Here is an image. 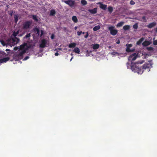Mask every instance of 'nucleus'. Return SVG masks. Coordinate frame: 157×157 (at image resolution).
<instances>
[{
  "mask_svg": "<svg viewBox=\"0 0 157 157\" xmlns=\"http://www.w3.org/2000/svg\"><path fill=\"white\" fill-rule=\"evenodd\" d=\"M77 28V26H75V30H76Z\"/></svg>",
  "mask_w": 157,
  "mask_h": 157,
  "instance_id": "51",
  "label": "nucleus"
},
{
  "mask_svg": "<svg viewBox=\"0 0 157 157\" xmlns=\"http://www.w3.org/2000/svg\"><path fill=\"white\" fill-rule=\"evenodd\" d=\"M147 50L149 51H151L153 50V48L152 47H149L147 48Z\"/></svg>",
  "mask_w": 157,
  "mask_h": 157,
  "instance_id": "39",
  "label": "nucleus"
},
{
  "mask_svg": "<svg viewBox=\"0 0 157 157\" xmlns=\"http://www.w3.org/2000/svg\"><path fill=\"white\" fill-rule=\"evenodd\" d=\"M30 33H28L25 36V38H29V37H30Z\"/></svg>",
  "mask_w": 157,
  "mask_h": 157,
  "instance_id": "34",
  "label": "nucleus"
},
{
  "mask_svg": "<svg viewBox=\"0 0 157 157\" xmlns=\"http://www.w3.org/2000/svg\"><path fill=\"white\" fill-rule=\"evenodd\" d=\"M132 44H127L126 45V46H127V47L128 48H130V47H131L132 46Z\"/></svg>",
  "mask_w": 157,
  "mask_h": 157,
  "instance_id": "36",
  "label": "nucleus"
},
{
  "mask_svg": "<svg viewBox=\"0 0 157 157\" xmlns=\"http://www.w3.org/2000/svg\"><path fill=\"white\" fill-rule=\"evenodd\" d=\"M138 26L137 23L135 24L133 26V27L134 29H137L138 28Z\"/></svg>",
  "mask_w": 157,
  "mask_h": 157,
  "instance_id": "31",
  "label": "nucleus"
},
{
  "mask_svg": "<svg viewBox=\"0 0 157 157\" xmlns=\"http://www.w3.org/2000/svg\"><path fill=\"white\" fill-rule=\"evenodd\" d=\"M155 31L157 33V28L155 29Z\"/></svg>",
  "mask_w": 157,
  "mask_h": 157,
  "instance_id": "49",
  "label": "nucleus"
},
{
  "mask_svg": "<svg viewBox=\"0 0 157 157\" xmlns=\"http://www.w3.org/2000/svg\"><path fill=\"white\" fill-rule=\"evenodd\" d=\"M130 28V25H124L123 27V29L124 31H126L129 30Z\"/></svg>",
  "mask_w": 157,
  "mask_h": 157,
  "instance_id": "15",
  "label": "nucleus"
},
{
  "mask_svg": "<svg viewBox=\"0 0 157 157\" xmlns=\"http://www.w3.org/2000/svg\"><path fill=\"white\" fill-rule=\"evenodd\" d=\"M9 50H10L9 49H7L6 50V51H9Z\"/></svg>",
  "mask_w": 157,
  "mask_h": 157,
  "instance_id": "50",
  "label": "nucleus"
},
{
  "mask_svg": "<svg viewBox=\"0 0 157 157\" xmlns=\"http://www.w3.org/2000/svg\"><path fill=\"white\" fill-rule=\"evenodd\" d=\"M56 14V11L54 10H52L50 11V15L51 16H54Z\"/></svg>",
  "mask_w": 157,
  "mask_h": 157,
  "instance_id": "21",
  "label": "nucleus"
},
{
  "mask_svg": "<svg viewBox=\"0 0 157 157\" xmlns=\"http://www.w3.org/2000/svg\"><path fill=\"white\" fill-rule=\"evenodd\" d=\"M64 2L68 5L70 7H72L74 6L75 4V2L71 0H68L67 1H65Z\"/></svg>",
  "mask_w": 157,
  "mask_h": 157,
  "instance_id": "5",
  "label": "nucleus"
},
{
  "mask_svg": "<svg viewBox=\"0 0 157 157\" xmlns=\"http://www.w3.org/2000/svg\"><path fill=\"white\" fill-rule=\"evenodd\" d=\"M29 57L28 56H26L25 58L24 59V60H27V59H28L29 58Z\"/></svg>",
  "mask_w": 157,
  "mask_h": 157,
  "instance_id": "45",
  "label": "nucleus"
},
{
  "mask_svg": "<svg viewBox=\"0 0 157 157\" xmlns=\"http://www.w3.org/2000/svg\"><path fill=\"white\" fill-rule=\"evenodd\" d=\"M97 8H95L92 9H89L88 10V11L92 14H94L96 13L97 12Z\"/></svg>",
  "mask_w": 157,
  "mask_h": 157,
  "instance_id": "12",
  "label": "nucleus"
},
{
  "mask_svg": "<svg viewBox=\"0 0 157 157\" xmlns=\"http://www.w3.org/2000/svg\"><path fill=\"white\" fill-rule=\"evenodd\" d=\"M32 24L31 21H29L25 22L23 24V29H27L30 28Z\"/></svg>",
  "mask_w": 157,
  "mask_h": 157,
  "instance_id": "3",
  "label": "nucleus"
},
{
  "mask_svg": "<svg viewBox=\"0 0 157 157\" xmlns=\"http://www.w3.org/2000/svg\"><path fill=\"white\" fill-rule=\"evenodd\" d=\"M151 42L149 41L145 40L142 43V45L144 46L149 45L151 44Z\"/></svg>",
  "mask_w": 157,
  "mask_h": 157,
  "instance_id": "13",
  "label": "nucleus"
},
{
  "mask_svg": "<svg viewBox=\"0 0 157 157\" xmlns=\"http://www.w3.org/2000/svg\"><path fill=\"white\" fill-rule=\"evenodd\" d=\"M73 51L78 54H80V50L78 48L76 47L74 49Z\"/></svg>",
  "mask_w": 157,
  "mask_h": 157,
  "instance_id": "18",
  "label": "nucleus"
},
{
  "mask_svg": "<svg viewBox=\"0 0 157 157\" xmlns=\"http://www.w3.org/2000/svg\"><path fill=\"white\" fill-rule=\"evenodd\" d=\"M124 23V22L123 21L119 22L117 24V26L118 27H121L123 25Z\"/></svg>",
  "mask_w": 157,
  "mask_h": 157,
  "instance_id": "28",
  "label": "nucleus"
},
{
  "mask_svg": "<svg viewBox=\"0 0 157 157\" xmlns=\"http://www.w3.org/2000/svg\"><path fill=\"white\" fill-rule=\"evenodd\" d=\"M73 58V57H72L71 58V59H70V61H71V60H72V59Z\"/></svg>",
  "mask_w": 157,
  "mask_h": 157,
  "instance_id": "53",
  "label": "nucleus"
},
{
  "mask_svg": "<svg viewBox=\"0 0 157 157\" xmlns=\"http://www.w3.org/2000/svg\"><path fill=\"white\" fill-rule=\"evenodd\" d=\"M113 9L112 7L109 6L108 7V10L110 13H111L113 11Z\"/></svg>",
  "mask_w": 157,
  "mask_h": 157,
  "instance_id": "26",
  "label": "nucleus"
},
{
  "mask_svg": "<svg viewBox=\"0 0 157 157\" xmlns=\"http://www.w3.org/2000/svg\"><path fill=\"white\" fill-rule=\"evenodd\" d=\"M76 43H73L70 44L68 45V47L69 48H74L76 46Z\"/></svg>",
  "mask_w": 157,
  "mask_h": 157,
  "instance_id": "19",
  "label": "nucleus"
},
{
  "mask_svg": "<svg viewBox=\"0 0 157 157\" xmlns=\"http://www.w3.org/2000/svg\"><path fill=\"white\" fill-rule=\"evenodd\" d=\"M27 44L26 43H24L23 44L21 45L20 46V49L22 50H25V47H27Z\"/></svg>",
  "mask_w": 157,
  "mask_h": 157,
  "instance_id": "14",
  "label": "nucleus"
},
{
  "mask_svg": "<svg viewBox=\"0 0 157 157\" xmlns=\"http://www.w3.org/2000/svg\"><path fill=\"white\" fill-rule=\"evenodd\" d=\"M55 56H58L59 55V54L58 53L56 52V53H55Z\"/></svg>",
  "mask_w": 157,
  "mask_h": 157,
  "instance_id": "47",
  "label": "nucleus"
},
{
  "mask_svg": "<svg viewBox=\"0 0 157 157\" xmlns=\"http://www.w3.org/2000/svg\"><path fill=\"white\" fill-rule=\"evenodd\" d=\"M137 55L136 53H134L131 55L129 57L128 59L132 61H134L136 59L137 57Z\"/></svg>",
  "mask_w": 157,
  "mask_h": 157,
  "instance_id": "6",
  "label": "nucleus"
},
{
  "mask_svg": "<svg viewBox=\"0 0 157 157\" xmlns=\"http://www.w3.org/2000/svg\"><path fill=\"white\" fill-rule=\"evenodd\" d=\"M34 31L36 35H37L38 36H39L40 35V30L38 29L37 28H35L34 29Z\"/></svg>",
  "mask_w": 157,
  "mask_h": 157,
  "instance_id": "17",
  "label": "nucleus"
},
{
  "mask_svg": "<svg viewBox=\"0 0 157 157\" xmlns=\"http://www.w3.org/2000/svg\"><path fill=\"white\" fill-rule=\"evenodd\" d=\"M132 44H127L126 45V46H127V47L128 48H130V47H131L132 46Z\"/></svg>",
  "mask_w": 157,
  "mask_h": 157,
  "instance_id": "37",
  "label": "nucleus"
},
{
  "mask_svg": "<svg viewBox=\"0 0 157 157\" xmlns=\"http://www.w3.org/2000/svg\"><path fill=\"white\" fill-rule=\"evenodd\" d=\"M142 19H144V20H145L146 19V18H145V16H143V17H142Z\"/></svg>",
  "mask_w": 157,
  "mask_h": 157,
  "instance_id": "48",
  "label": "nucleus"
},
{
  "mask_svg": "<svg viewBox=\"0 0 157 157\" xmlns=\"http://www.w3.org/2000/svg\"><path fill=\"white\" fill-rule=\"evenodd\" d=\"M1 44L3 45V46H4L6 45V43L4 41L1 40Z\"/></svg>",
  "mask_w": 157,
  "mask_h": 157,
  "instance_id": "35",
  "label": "nucleus"
},
{
  "mask_svg": "<svg viewBox=\"0 0 157 157\" xmlns=\"http://www.w3.org/2000/svg\"><path fill=\"white\" fill-rule=\"evenodd\" d=\"M20 40L19 39L16 37L14 38H12L11 39V41H12V45H14L17 44L19 42Z\"/></svg>",
  "mask_w": 157,
  "mask_h": 157,
  "instance_id": "7",
  "label": "nucleus"
},
{
  "mask_svg": "<svg viewBox=\"0 0 157 157\" xmlns=\"http://www.w3.org/2000/svg\"><path fill=\"white\" fill-rule=\"evenodd\" d=\"M13 59L15 60L16 61H18L21 59H20V57H18L17 55L14 56Z\"/></svg>",
  "mask_w": 157,
  "mask_h": 157,
  "instance_id": "25",
  "label": "nucleus"
},
{
  "mask_svg": "<svg viewBox=\"0 0 157 157\" xmlns=\"http://www.w3.org/2000/svg\"><path fill=\"white\" fill-rule=\"evenodd\" d=\"M55 37V35L54 34H52L51 36V38L52 39H53Z\"/></svg>",
  "mask_w": 157,
  "mask_h": 157,
  "instance_id": "44",
  "label": "nucleus"
},
{
  "mask_svg": "<svg viewBox=\"0 0 157 157\" xmlns=\"http://www.w3.org/2000/svg\"><path fill=\"white\" fill-rule=\"evenodd\" d=\"M153 44L155 45H157V40L153 41Z\"/></svg>",
  "mask_w": 157,
  "mask_h": 157,
  "instance_id": "38",
  "label": "nucleus"
},
{
  "mask_svg": "<svg viewBox=\"0 0 157 157\" xmlns=\"http://www.w3.org/2000/svg\"><path fill=\"white\" fill-rule=\"evenodd\" d=\"M144 61L142 60L137 62L131 66V69L135 72H137L139 74H142L144 70H146L149 72L150 71V68L152 67L151 64L149 63L144 64L142 67L139 66V64H142Z\"/></svg>",
  "mask_w": 157,
  "mask_h": 157,
  "instance_id": "1",
  "label": "nucleus"
},
{
  "mask_svg": "<svg viewBox=\"0 0 157 157\" xmlns=\"http://www.w3.org/2000/svg\"><path fill=\"white\" fill-rule=\"evenodd\" d=\"M130 4L131 5H134L135 4V2L133 0H131L130 2Z\"/></svg>",
  "mask_w": 157,
  "mask_h": 157,
  "instance_id": "41",
  "label": "nucleus"
},
{
  "mask_svg": "<svg viewBox=\"0 0 157 157\" xmlns=\"http://www.w3.org/2000/svg\"><path fill=\"white\" fill-rule=\"evenodd\" d=\"M43 33H44V31L43 30H41V34L40 35V37H41L43 36Z\"/></svg>",
  "mask_w": 157,
  "mask_h": 157,
  "instance_id": "43",
  "label": "nucleus"
},
{
  "mask_svg": "<svg viewBox=\"0 0 157 157\" xmlns=\"http://www.w3.org/2000/svg\"><path fill=\"white\" fill-rule=\"evenodd\" d=\"M144 38L143 37H142L137 42L136 44L138 45H140L144 41Z\"/></svg>",
  "mask_w": 157,
  "mask_h": 157,
  "instance_id": "16",
  "label": "nucleus"
},
{
  "mask_svg": "<svg viewBox=\"0 0 157 157\" xmlns=\"http://www.w3.org/2000/svg\"><path fill=\"white\" fill-rule=\"evenodd\" d=\"M99 47V45L98 44H94L93 47V48L94 49H98Z\"/></svg>",
  "mask_w": 157,
  "mask_h": 157,
  "instance_id": "22",
  "label": "nucleus"
},
{
  "mask_svg": "<svg viewBox=\"0 0 157 157\" xmlns=\"http://www.w3.org/2000/svg\"><path fill=\"white\" fill-rule=\"evenodd\" d=\"M82 33V31H78L77 32V35L78 36H80Z\"/></svg>",
  "mask_w": 157,
  "mask_h": 157,
  "instance_id": "42",
  "label": "nucleus"
},
{
  "mask_svg": "<svg viewBox=\"0 0 157 157\" xmlns=\"http://www.w3.org/2000/svg\"><path fill=\"white\" fill-rule=\"evenodd\" d=\"M98 4H100V7L101 9L105 10L107 9V5L103 4L101 2H99Z\"/></svg>",
  "mask_w": 157,
  "mask_h": 157,
  "instance_id": "11",
  "label": "nucleus"
},
{
  "mask_svg": "<svg viewBox=\"0 0 157 157\" xmlns=\"http://www.w3.org/2000/svg\"><path fill=\"white\" fill-rule=\"evenodd\" d=\"M19 33V31H17L16 32H14L13 33V35L14 37H15Z\"/></svg>",
  "mask_w": 157,
  "mask_h": 157,
  "instance_id": "29",
  "label": "nucleus"
},
{
  "mask_svg": "<svg viewBox=\"0 0 157 157\" xmlns=\"http://www.w3.org/2000/svg\"><path fill=\"white\" fill-rule=\"evenodd\" d=\"M32 18L36 22H37L38 19L36 15H33L32 16Z\"/></svg>",
  "mask_w": 157,
  "mask_h": 157,
  "instance_id": "27",
  "label": "nucleus"
},
{
  "mask_svg": "<svg viewBox=\"0 0 157 157\" xmlns=\"http://www.w3.org/2000/svg\"><path fill=\"white\" fill-rule=\"evenodd\" d=\"M72 20L75 22V23H77L78 21V19L76 16H74L72 17Z\"/></svg>",
  "mask_w": 157,
  "mask_h": 157,
  "instance_id": "20",
  "label": "nucleus"
},
{
  "mask_svg": "<svg viewBox=\"0 0 157 157\" xmlns=\"http://www.w3.org/2000/svg\"><path fill=\"white\" fill-rule=\"evenodd\" d=\"M13 13L14 12L13 10H11L9 12V15H10V16H12L13 14Z\"/></svg>",
  "mask_w": 157,
  "mask_h": 157,
  "instance_id": "33",
  "label": "nucleus"
},
{
  "mask_svg": "<svg viewBox=\"0 0 157 157\" xmlns=\"http://www.w3.org/2000/svg\"><path fill=\"white\" fill-rule=\"evenodd\" d=\"M115 27L114 26H111L108 28V30L110 31V34L113 36L116 35L118 32L117 29H114Z\"/></svg>",
  "mask_w": 157,
  "mask_h": 157,
  "instance_id": "2",
  "label": "nucleus"
},
{
  "mask_svg": "<svg viewBox=\"0 0 157 157\" xmlns=\"http://www.w3.org/2000/svg\"><path fill=\"white\" fill-rule=\"evenodd\" d=\"M156 23L155 22H154L151 23L149 24L148 25H147V26L149 29H151L155 26L156 25Z\"/></svg>",
  "mask_w": 157,
  "mask_h": 157,
  "instance_id": "9",
  "label": "nucleus"
},
{
  "mask_svg": "<svg viewBox=\"0 0 157 157\" xmlns=\"http://www.w3.org/2000/svg\"><path fill=\"white\" fill-rule=\"evenodd\" d=\"M126 52H133V51L132 50H131L130 49V48H128L127 47V48L126 50Z\"/></svg>",
  "mask_w": 157,
  "mask_h": 157,
  "instance_id": "32",
  "label": "nucleus"
},
{
  "mask_svg": "<svg viewBox=\"0 0 157 157\" xmlns=\"http://www.w3.org/2000/svg\"><path fill=\"white\" fill-rule=\"evenodd\" d=\"M82 4L83 5H86L87 4V2L85 0H82L81 1Z\"/></svg>",
  "mask_w": 157,
  "mask_h": 157,
  "instance_id": "30",
  "label": "nucleus"
},
{
  "mask_svg": "<svg viewBox=\"0 0 157 157\" xmlns=\"http://www.w3.org/2000/svg\"><path fill=\"white\" fill-rule=\"evenodd\" d=\"M10 57H7L5 58H4L3 59H0V63H6L10 59Z\"/></svg>",
  "mask_w": 157,
  "mask_h": 157,
  "instance_id": "8",
  "label": "nucleus"
},
{
  "mask_svg": "<svg viewBox=\"0 0 157 157\" xmlns=\"http://www.w3.org/2000/svg\"><path fill=\"white\" fill-rule=\"evenodd\" d=\"M26 52V50H22L21 52H20L18 54H16L17 56L20 57V59L23 58V54Z\"/></svg>",
  "mask_w": 157,
  "mask_h": 157,
  "instance_id": "10",
  "label": "nucleus"
},
{
  "mask_svg": "<svg viewBox=\"0 0 157 157\" xmlns=\"http://www.w3.org/2000/svg\"><path fill=\"white\" fill-rule=\"evenodd\" d=\"M48 43L47 39H44L41 40V44H40L39 47L41 48H44L46 47V44Z\"/></svg>",
  "mask_w": 157,
  "mask_h": 157,
  "instance_id": "4",
  "label": "nucleus"
},
{
  "mask_svg": "<svg viewBox=\"0 0 157 157\" xmlns=\"http://www.w3.org/2000/svg\"><path fill=\"white\" fill-rule=\"evenodd\" d=\"M82 33L83 34H84L85 33L84 32H82Z\"/></svg>",
  "mask_w": 157,
  "mask_h": 157,
  "instance_id": "52",
  "label": "nucleus"
},
{
  "mask_svg": "<svg viewBox=\"0 0 157 157\" xmlns=\"http://www.w3.org/2000/svg\"><path fill=\"white\" fill-rule=\"evenodd\" d=\"M100 28V27L99 25L95 26L94 27L93 29V30L94 31H96L99 30Z\"/></svg>",
  "mask_w": 157,
  "mask_h": 157,
  "instance_id": "24",
  "label": "nucleus"
},
{
  "mask_svg": "<svg viewBox=\"0 0 157 157\" xmlns=\"http://www.w3.org/2000/svg\"><path fill=\"white\" fill-rule=\"evenodd\" d=\"M88 36H89V33H88V32H87L86 33V34L85 36H84V37L85 38H87Z\"/></svg>",
  "mask_w": 157,
  "mask_h": 157,
  "instance_id": "40",
  "label": "nucleus"
},
{
  "mask_svg": "<svg viewBox=\"0 0 157 157\" xmlns=\"http://www.w3.org/2000/svg\"><path fill=\"white\" fill-rule=\"evenodd\" d=\"M117 44H119L120 43V41L119 40H118L116 42Z\"/></svg>",
  "mask_w": 157,
  "mask_h": 157,
  "instance_id": "46",
  "label": "nucleus"
},
{
  "mask_svg": "<svg viewBox=\"0 0 157 157\" xmlns=\"http://www.w3.org/2000/svg\"><path fill=\"white\" fill-rule=\"evenodd\" d=\"M18 15L15 14L14 15V22L15 23H17L18 20Z\"/></svg>",
  "mask_w": 157,
  "mask_h": 157,
  "instance_id": "23",
  "label": "nucleus"
}]
</instances>
